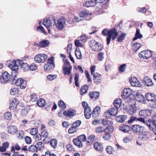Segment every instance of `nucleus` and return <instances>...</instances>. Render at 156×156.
I'll return each instance as SVG.
<instances>
[{"instance_id":"f257e3e1","label":"nucleus","mask_w":156,"mask_h":156,"mask_svg":"<svg viewBox=\"0 0 156 156\" xmlns=\"http://www.w3.org/2000/svg\"><path fill=\"white\" fill-rule=\"evenodd\" d=\"M146 124L150 130L154 132L156 128V115L153 116L152 119L147 120L146 121Z\"/></svg>"},{"instance_id":"f03ea898","label":"nucleus","mask_w":156,"mask_h":156,"mask_svg":"<svg viewBox=\"0 0 156 156\" xmlns=\"http://www.w3.org/2000/svg\"><path fill=\"white\" fill-rule=\"evenodd\" d=\"M139 55L140 58L148 59L151 56H152V51L148 49L146 50L141 51L139 54Z\"/></svg>"},{"instance_id":"7ed1b4c3","label":"nucleus","mask_w":156,"mask_h":156,"mask_svg":"<svg viewBox=\"0 0 156 156\" xmlns=\"http://www.w3.org/2000/svg\"><path fill=\"white\" fill-rule=\"evenodd\" d=\"M48 56L45 54H40L36 55L34 58V61L37 62H43L47 59Z\"/></svg>"},{"instance_id":"20e7f679","label":"nucleus","mask_w":156,"mask_h":156,"mask_svg":"<svg viewBox=\"0 0 156 156\" xmlns=\"http://www.w3.org/2000/svg\"><path fill=\"white\" fill-rule=\"evenodd\" d=\"M8 66L11 70V77H16L18 75V67L11 64L8 63Z\"/></svg>"},{"instance_id":"39448f33","label":"nucleus","mask_w":156,"mask_h":156,"mask_svg":"<svg viewBox=\"0 0 156 156\" xmlns=\"http://www.w3.org/2000/svg\"><path fill=\"white\" fill-rule=\"evenodd\" d=\"M11 75H10L7 71H4L2 72L1 74H0V80L2 79L3 80V82L5 83L10 80Z\"/></svg>"},{"instance_id":"423d86ee","label":"nucleus","mask_w":156,"mask_h":156,"mask_svg":"<svg viewBox=\"0 0 156 156\" xmlns=\"http://www.w3.org/2000/svg\"><path fill=\"white\" fill-rule=\"evenodd\" d=\"M91 14L89 13V11L88 10H83L81 11L79 13L80 17L84 18L86 20H89L91 19Z\"/></svg>"},{"instance_id":"0eeeda50","label":"nucleus","mask_w":156,"mask_h":156,"mask_svg":"<svg viewBox=\"0 0 156 156\" xmlns=\"http://www.w3.org/2000/svg\"><path fill=\"white\" fill-rule=\"evenodd\" d=\"M132 90L129 88L123 89L121 92V96L122 98L127 99L131 94Z\"/></svg>"},{"instance_id":"6e6552de","label":"nucleus","mask_w":156,"mask_h":156,"mask_svg":"<svg viewBox=\"0 0 156 156\" xmlns=\"http://www.w3.org/2000/svg\"><path fill=\"white\" fill-rule=\"evenodd\" d=\"M16 77H11L9 80V83L12 84H15L17 86H20L23 79L22 78L16 79Z\"/></svg>"},{"instance_id":"1a4fd4ad","label":"nucleus","mask_w":156,"mask_h":156,"mask_svg":"<svg viewBox=\"0 0 156 156\" xmlns=\"http://www.w3.org/2000/svg\"><path fill=\"white\" fill-rule=\"evenodd\" d=\"M109 35L112 37V40H114L119 36L118 33L115 28L113 27L109 31Z\"/></svg>"},{"instance_id":"9d476101","label":"nucleus","mask_w":156,"mask_h":156,"mask_svg":"<svg viewBox=\"0 0 156 156\" xmlns=\"http://www.w3.org/2000/svg\"><path fill=\"white\" fill-rule=\"evenodd\" d=\"M76 111L73 109H69L65 110L63 113V115L66 116H73L76 114Z\"/></svg>"},{"instance_id":"9b49d317","label":"nucleus","mask_w":156,"mask_h":156,"mask_svg":"<svg viewBox=\"0 0 156 156\" xmlns=\"http://www.w3.org/2000/svg\"><path fill=\"white\" fill-rule=\"evenodd\" d=\"M90 47L92 49H102L103 48L101 44L95 40L90 41Z\"/></svg>"},{"instance_id":"f8f14e48","label":"nucleus","mask_w":156,"mask_h":156,"mask_svg":"<svg viewBox=\"0 0 156 156\" xmlns=\"http://www.w3.org/2000/svg\"><path fill=\"white\" fill-rule=\"evenodd\" d=\"M53 20L55 25L56 26L57 29L60 30H62L64 26L63 24V23L61 21H60V20H57V23H56V20L55 17L53 18Z\"/></svg>"},{"instance_id":"ddd939ff","label":"nucleus","mask_w":156,"mask_h":156,"mask_svg":"<svg viewBox=\"0 0 156 156\" xmlns=\"http://www.w3.org/2000/svg\"><path fill=\"white\" fill-rule=\"evenodd\" d=\"M8 132L9 134H15L18 130L16 126L10 125L8 127Z\"/></svg>"},{"instance_id":"4468645a","label":"nucleus","mask_w":156,"mask_h":156,"mask_svg":"<svg viewBox=\"0 0 156 156\" xmlns=\"http://www.w3.org/2000/svg\"><path fill=\"white\" fill-rule=\"evenodd\" d=\"M50 44V41L47 40H42L41 41L39 42V44H37L40 48H44L48 46Z\"/></svg>"},{"instance_id":"2eb2a0df","label":"nucleus","mask_w":156,"mask_h":156,"mask_svg":"<svg viewBox=\"0 0 156 156\" xmlns=\"http://www.w3.org/2000/svg\"><path fill=\"white\" fill-rule=\"evenodd\" d=\"M143 80L144 82L147 86H152L154 85V83L152 82L151 79L149 77L145 76Z\"/></svg>"},{"instance_id":"dca6fc26","label":"nucleus","mask_w":156,"mask_h":156,"mask_svg":"<svg viewBox=\"0 0 156 156\" xmlns=\"http://www.w3.org/2000/svg\"><path fill=\"white\" fill-rule=\"evenodd\" d=\"M89 96L90 99L94 98L95 100L98 99L99 96V93L98 91H95L93 92H90Z\"/></svg>"},{"instance_id":"f3484780","label":"nucleus","mask_w":156,"mask_h":156,"mask_svg":"<svg viewBox=\"0 0 156 156\" xmlns=\"http://www.w3.org/2000/svg\"><path fill=\"white\" fill-rule=\"evenodd\" d=\"M93 146L95 150L99 151H103V147L100 143L98 142H96L94 144Z\"/></svg>"},{"instance_id":"a211bd4d","label":"nucleus","mask_w":156,"mask_h":156,"mask_svg":"<svg viewBox=\"0 0 156 156\" xmlns=\"http://www.w3.org/2000/svg\"><path fill=\"white\" fill-rule=\"evenodd\" d=\"M131 128V126H129L124 125L123 126H120L119 128V129L124 133H127L130 130Z\"/></svg>"},{"instance_id":"6ab92c4d","label":"nucleus","mask_w":156,"mask_h":156,"mask_svg":"<svg viewBox=\"0 0 156 156\" xmlns=\"http://www.w3.org/2000/svg\"><path fill=\"white\" fill-rule=\"evenodd\" d=\"M73 141L74 144L79 148H80L82 147V143L81 141L79 140L77 138L73 139Z\"/></svg>"},{"instance_id":"aec40b11","label":"nucleus","mask_w":156,"mask_h":156,"mask_svg":"<svg viewBox=\"0 0 156 156\" xmlns=\"http://www.w3.org/2000/svg\"><path fill=\"white\" fill-rule=\"evenodd\" d=\"M88 90V86L87 85L82 86L80 89V94L83 95L84 94L87 93Z\"/></svg>"},{"instance_id":"412c9836","label":"nucleus","mask_w":156,"mask_h":156,"mask_svg":"<svg viewBox=\"0 0 156 156\" xmlns=\"http://www.w3.org/2000/svg\"><path fill=\"white\" fill-rule=\"evenodd\" d=\"M127 115H120L117 116L115 120L119 122H123L126 119Z\"/></svg>"},{"instance_id":"4be33fe9","label":"nucleus","mask_w":156,"mask_h":156,"mask_svg":"<svg viewBox=\"0 0 156 156\" xmlns=\"http://www.w3.org/2000/svg\"><path fill=\"white\" fill-rule=\"evenodd\" d=\"M20 66L21 67V69L23 71H27L29 70V65L26 63L22 62Z\"/></svg>"},{"instance_id":"5701e85b","label":"nucleus","mask_w":156,"mask_h":156,"mask_svg":"<svg viewBox=\"0 0 156 156\" xmlns=\"http://www.w3.org/2000/svg\"><path fill=\"white\" fill-rule=\"evenodd\" d=\"M42 23L43 25L47 28H48L50 26H52L51 20L48 18L44 20Z\"/></svg>"},{"instance_id":"b1692460","label":"nucleus","mask_w":156,"mask_h":156,"mask_svg":"<svg viewBox=\"0 0 156 156\" xmlns=\"http://www.w3.org/2000/svg\"><path fill=\"white\" fill-rule=\"evenodd\" d=\"M45 100L43 98H40L37 101V105L39 107H42L45 105Z\"/></svg>"},{"instance_id":"393cba45","label":"nucleus","mask_w":156,"mask_h":156,"mask_svg":"<svg viewBox=\"0 0 156 156\" xmlns=\"http://www.w3.org/2000/svg\"><path fill=\"white\" fill-rule=\"evenodd\" d=\"M52 66L46 63L44 66V70H46L47 71H48L50 70H53L55 67V65H54V66L53 65Z\"/></svg>"},{"instance_id":"a878e982","label":"nucleus","mask_w":156,"mask_h":156,"mask_svg":"<svg viewBox=\"0 0 156 156\" xmlns=\"http://www.w3.org/2000/svg\"><path fill=\"white\" fill-rule=\"evenodd\" d=\"M137 101L141 103H144L145 99L144 97L142 94H139L137 92Z\"/></svg>"},{"instance_id":"bb28decb","label":"nucleus","mask_w":156,"mask_h":156,"mask_svg":"<svg viewBox=\"0 0 156 156\" xmlns=\"http://www.w3.org/2000/svg\"><path fill=\"white\" fill-rule=\"evenodd\" d=\"M121 102V100L120 98L117 99L114 101L113 105L116 109H118L120 107Z\"/></svg>"},{"instance_id":"cd10ccee","label":"nucleus","mask_w":156,"mask_h":156,"mask_svg":"<svg viewBox=\"0 0 156 156\" xmlns=\"http://www.w3.org/2000/svg\"><path fill=\"white\" fill-rule=\"evenodd\" d=\"M114 129V127L113 126H107L105 129H104V132L105 133H112Z\"/></svg>"},{"instance_id":"c85d7f7f","label":"nucleus","mask_w":156,"mask_h":156,"mask_svg":"<svg viewBox=\"0 0 156 156\" xmlns=\"http://www.w3.org/2000/svg\"><path fill=\"white\" fill-rule=\"evenodd\" d=\"M107 112L108 115V116L109 115L111 116H115L116 115L117 113V109L115 110L112 108L110 109V111L108 110Z\"/></svg>"},{"instance_id":"c756f323","label":"nucleus","mask_w":156,"mask_h":156,"mask_svg":"<svg viewBox=\"0 0 156 156\" xmlns=\"http://www.w3.org/2000/svg\"><path fill=\"white\" fill-rule=\"evenodd\" d=\"M58 106L62 110H65L66 107L65 103L62 100H61L58 101Z\"/></svg>"},{"instance_id":"7c9ffc66","label":"nucleus","mask_w":156,"mask_h":156,"mask_svg":"<svg viewBox=\"0 0 156 156\" xmlns=\"http://www.w3.org/2000/svg\"><path fill=\"white\" fill-rule=\"evenodd\" d=\"M126 35V34L125 33H122L119 36L117 40L118 42H122L124 40Z\"/></svg>"},{"instance_id":"2f4dec72","label":"nucleus","mask_w":156,"mask_h":156,"mask_svg":"<svg viewBox=\"0 0 156 156\" xmlns=\"http://www.w3.org/2000/svg\"><path fill=\"white\" fill-rule=\"evenodd\" d=\"M74 44L76 48L78 47L84 48L83 44L79 40H75L74 41Z\"/></svg>"},{"instance_id":"473e14b6","label":"nucleus","mask_w":156,"mask_h":156,"mask_svg":"<svg viewBox=\"0 0 156 156\" xmlns=\"http://www.w3.org/2000/svg\"><path fill=\"white\" fill-rule=\"evenodd\" d=\"M49 142L51 146L52 147H53L54 149H55L56 148L57 144V141L56 139H52L49 141Z\"/></svg>"},{"instance_id":"72a5a7b5","label":"nucleus","mask_w":156,"mask_h":156,"mask_svg":"<svg viewBox=\"0 0 156 156\" xmlns=\"http://www.w3.org/2000/svg\"><path fill=\"white\" fill-rule=\"evenodd\" d=\"M95 135L92 134L89 136L88 137V139L90 140V141H87V145H90V144H92L94 140V138H95Z\"/></svg>"},{"instance_id":"f704fd0d","label":"nucleus","mask_w":156,"mask_h":156,"mask_svg":"<svg viewBox=\"0 0 156 156\" xmlns=\"http://www.w3.org/2000/svg\"><path fill=\"white\" fill-rule=\"evenodd\" d=\"M151 101L152 102V104H151L153 108H156V95L153 94V95L151 96Z\"/></svg>"},{"instance_id":"c9c22d12","label":"nucleus","mask_w":156,"mask_h":156,"mask_svg":"<svg viewBox=\"0 0 156 156\" xmlns=\"http://www.w3.org/2000/svg\"><path fill=\"white\" fill-rule=\"evenodd\" d=\"M23 60L20 59L14 60L12 62V65L14 66H20L21 64L22 63Z\"/></svg>"},{"instance_id":"e433bc0d","label":"nucleus","mask_w":156,"mask_h":156,"mask_svg":"<svg viewBox=\"0 0 156 156\" xmlns=\"http://www.w3.org/2000/svg\"><path fill=\"white\" fill-rule=\"evenodd\" d=\"M79 74L78 73L75 74L74 77L75 83V86L77 87H79Z\"/></svg>"},{"instance_id":"4c0bfd02","label":"nucleus","mask_w":156,"mask_h":156,"mask_svg":"<svg viewBox=\"0 0 156 156\" xmlns=\"http://www.w3.org/2000/svg\"><path fill=\"white\" fill-rule=\"evenodd\" d=\"M4 118L5 120H9L11 119L12 117L11 113L9 112H5L3 115Z\"/></svg>"},{"instance_id":"58836bf2","label":"nucleus","mask_w":156,"mask_h":156,"mask_svg":"<svg viewBox=\"0 0 156 156\" xmlns=\"http://www.w3.org/2000/svg\"><path fill=\"white\" fill-rule=\"evenodd\" d=\"M102 123L104 126L108 125L109 124L112 125L113 122L112 121L105 119H103L102 121Z\"/></svg>"},{"instance_id":"ea45409f","label":"nucleus","mask_w":156,"mask_h":156,"mask_svg":"<svg viewBox=\"0 0 156 156\" xmlns=\"http://www.w3.org/2000/svg\"><path fill=\"white\" fill-rule=\"evenodd\" d=\"M136 77L131 78V79L129 80L131 85L133 87H136Z\"/></svg>"},{"instance_id":"a19ab883","label":"nucleus","mask_w":156,"mask_h":156,"mask_svg":"<svg viewBox=\"0 0 156 156\" xmlns=\"http://www.w3.org/2000/svg\"><path fill=\"white\" fill-rule=\"evenodd\" d=\"M75 55L77 58L79 59H81L82 55L80 49H75Z\"/></svg>"},{"instance_id":"79ce46f5","label":"nucleus","mask_w":156,"mask_h":156,"mask_svg":"<svg viewBox=\"0 0 156 156\" xmlns=\"http://www.w3.org/2000/svg\"><path fill=\"white\" fill-rule=\"evenodd\" d=\"M126 68V64H122L119 67V71L121 72H124L125 71Z\"/></svg>"},{"instance_id":"37998d69","label":"nucleus","mask_w":156,"mask_h":156,"mask_svg":"<svg viewBox=\"0 0 156 156\" xmlns=\"http://www.w3.org/2000/svg\"><path fill=\"white\" fill-rule=\"evenodd\" d=\"M54 57L51 56L48 58L47 60L48 62L46 63H47L48 64L51 65L52 66L53 65L54 66V65H55L54 64Z\"/></svg>"},{"instance_id":"c03bdc74","label":"nucleus","mask_w":156,"mask_h":156,"mask_svg":"<svg viewBox=\"0 0 156 156\" xmlns=\"http://www.w3.org/2000/svg\"><path fill=\"white\" fill-rule=\"evenodd\" d=\"M127 99V102H130L132 100H134L136 99V96L134 94H132L131 92V94H130V95L128 96Z\"/></svg>"},{"instance_id":"a18cd8bd","label":"nucleus","mask_w":156,"mask_h":156,"mask_svg":"<svg viewBox=\"0 0 156 156\" xmlns=\"http://www.w3.org/2000/svg\"><path fill=\"white\" fill-rule=\"evenodd\" d=\"M144 127L137 124V133L142 134L144 130Z\"/></svg>"},{"instance_id":"49530a36","label":"nucleus","mask_w":156,"mask_h":156,"mask_svg":"<svg viewBox=\"0 0 156 156\" xmlns=\"http://www.w3.org/2000/svg\"><path fill=\"white\" fill-rule=\"evenodd\" d=\"M87 37L85 34L81 35L80 37L79 40L82 43L84 44L87 41Z\"/></svg>"},{"instance_id":"de8ad7c7","label":"nucleus","mask_w":156,"mask_h":156,"mask_svg":"<svg viewBox=\"0 0 156 156\" xmlns=\"http://www.w3.org/2000/svg\"><path fill=\"white\" fill-rule=\"evenodd\" d=\"M106 151L108 153L111 154L114 151L113 148L111 146H108L106 148Z\"/></svg>"},{"instance_id":"09e8293b","label":"nucleus","mask_w":156,"mask_h":156,"mask_svg":"<svg viewBox=\"0 0 156 156\" xmlns=\"http://www.w3.org/2000/svg\"><path fill=\"white\" fill-rule=\"evenodd\" d=\"M36 145L37 146L38 150H41V149H42L44 147V144L42 142H39L37 143Z\"/></svg>"},{"instance_id":"8fccbe9b","label":"nucleus","mask_w":156,"mask_h":156,"mask_svg":"<svg viewBox=\"0 0 156 156\" xmlns=\"http://www.w3.org/2000/svg\"><path fill=\"white\" fill-rule=\"evenodd\" d=\"M37 69V66L34 63H32L29 66V69L31 71H33Z\"/></svg>"},{"instance_id":"3c124183","label":"nucleus","mask_w":156,"mask_h":156,"mask_svg":"<svg viewBox=\"0 0 156 156\" xmlns=\"http://www.w3.org/2000/svg\"><path fill=\"white\" fill-rule=\"evenodd\" d=\"M57 76L56 74L54 75L50 74L47 76V78L50 81H52L56 78Z\"/></svg>"},{"instance_id":"603ef678","label":"nucleus","mask_w":156,"mask_h":156,"mask_svg":"<svg viewBox=\"0 0 156 156\" xmlns=\"http://www.w3.org/2000/svg\"><path fill=\"white\" fill-rule=\"evenodd\" d=\"M77 138L80 141L81 140L83 142H85L86 141V136L84 134L79 136Z\"/></svg>"},{"instance_id":"864d4df0","label":"nucleus","mask_w":156,"mask_h":156,"mask_svg":"<svg viewBox=\"0 0 156 156\" xmlns=\"http://www.w3.org/2000/svg\"><path fill=\"white\" fill-rule=\"evenodd\" d=\"M109 30L108 28H105L102 31L101 34L102 35L105 36L109 35Z\"/></svg>"},{"instance_id":"5fc2aeb1","label":"nucleus","mask_w":156,"mask_h":156,"mask_svg":"<svg viewBox=\"0 0 156 156\" xmlns=\"http://www.w3.org/2000/svg\"><path fill=\"white\" fill-rule=\"evenodd\" d=\"M63 73L65 75L67 74L70 75L71 73L70 71H69V70L67 69V67L66 66H65L63 67Z\"/></svg>"},{"instance_id":"6e6d98bb","label":"nucleus","mask_w":156,"mask_h":156,"mask_svg":"<svg viewBox=\"0 0 156 156\" xmlns=\"http://www.w3.org/2000/svg\"><path fill=\"white\" fill-rule=\"evenodd\" d=\"M104 128L102 126H100L97 127L95 129V131L97 133H101L104 132Z\"/></svg>"},{"instance_id":"4d7b16f0","label":"nucleus","mask_w":156,"mask_h":156,"mask_svg":"<svg viewBox=\"0 0 156 156\" xmlns=\"http://www.w3.org/2000/svg\"><path fill=\"white\" fill-rule=\"evenodd\" d=\"M18 89L16 88H12L10 90V93L11 95H14L18 93Z\"/></svg>"},{"instance_id":"13d9d810","label":"nucleus","mask_w":156,"mask_h":156,"mask_svg":"<svg viewBox=\"0 0 156 156\" xmlns=\"http://www.w3.org/2000/svg\"><path fill=\"white\" fill-rule=\"evenodd\" d=\"M27 86V81L24 80H23L20 85V88L22 89H24Z\"/></svg>"},{"instance_id":"bf43d9fd","label":"nucleus","mask_w":156,"mask_h":156,"mask_svg":"<svg viewBox=\"0 0 156 156\" xmlns=\"http://www.w3.org/2000/svg\"><path fill=\"white\" fill-rule=\"evenodd\" d=\"M66 51L67 52H69V57L70 59V60L72 61L73 63H75V61L73 58V57L72 56L71 54V49H66Z\"/></svg>"},{"instance_id":"052dcab7","label":"nucleus","mask_w":156,"mask_h":156,"mask_svg":"<svg viewBox=\"0 0 156 156\" xmlns=\"http://www.w3.org/2000/svg\"><path fill=\"white\" fill-rule=\"evenodd\" d=\"M14 100H13L12 101V104H10L9 107V108H10V109L13 110L14 108L15 107L16 108V107L17 105L18 102H17V103L16 102L15 103Z\"/></svg>"},{"instance_id":"680f3d73","label":"nucleus","mask_w":156,"mask_h":156,"mask_svg":"<svg viewBox=\"0 0 156 156\" xmlns=\"http://www.w3.org/2000/svg\"><path fill=\"white\" fill-rule=\"evenodd\" d=\"M95 77H94V80L95 83L97 84H99L101 81V79L99 77H97L96 76H94Z\"/></svg>"},{"instance_id":"e2e57ef3","label":"nucleus","mask_w":156,"mask_h":156,"mask_svg":"<svg viewBox=\"0 0 156 156\" xmlns=\"http://www.w3.org/2000/svg\"><path fill=\"white\" fill-rule=\"evenodd\" d=\"M76 129L74 127H71L68 129V132L69 134H72L77 131Z\"/></svg>"},{"instance_id":"0e129e2a","label":"nucleus","mask_w":156,"mask_h":156,"mask_svg":"<svg viewBox=\"0 0 156 156\" xmlns=\"http://www.w3.org/2000/svg\"><path fill=\"white\" fill-rule=\"evenodd\" d=\"M84 114L86 119H89L91 117L92 112L89 113L87 112H86V109L85 108V110H84Z\"/></svg>"},{"instance_id":"69168bd1","label":"nucleus","mask_w":156,"mask_h":156,"mask_svg":"<svg viewBox=\"0 0 156 156\" xmlns=\"http://www.w3.org/2000/svg\"><path fill=\"white\" fill-rule=\"evenodd\" d=\"M152 95H153V94L151 93H148L146 94H145V97L147 100L148 101H151V100H152L151 99Z\"/></svg>"},{"instance_id":"338daca9","label":"nucleus","mask_w":156,"mask_h":156,"mask_svg":"<svg viewBox=\"0 0 156 156\" xmlns=\"http://www.w3.org/2000/svg\"><path fill=\"white\" fill-rule=\"evenodd\" d=\"M105 135L103 136V138L105 140H109L111 139V135L109 133H105Z\"/></svg>"},{"instance_id":"774afa93","label":"nucleus","mask_w":156,"mask_h":156,"mask_svg":"<svg viewBox=\"0 0 156 156\" xmlns=\"http://www.w3.org/2000/svg\"><path fill=\"white\" fill-rule=\"evenodd\" d=\"M41 156H57L55 154L51 153L49 151H47L45 153V155H42Z\"/></svg>"}]
</instances>
